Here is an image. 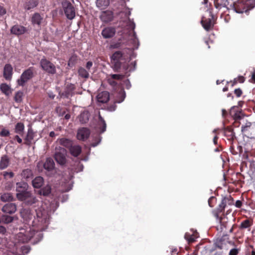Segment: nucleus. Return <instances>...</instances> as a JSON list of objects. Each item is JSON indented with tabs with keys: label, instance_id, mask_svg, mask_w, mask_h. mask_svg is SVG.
Wrapping results in <instances>:
<instances>
[{
	"label": "nucleus",
	"instance_id": "f257e3e1",
	"mask_svg": "<svg viewBox=\"0 0 255 255\" xmlns=\"http://www.w3.org/2000/svg\"><path fill=\"white\" fill-rule=\"evenodd\" d=\"M36 218L32 221L31 227H26L25 228L20 229V231L15 236V242L17 243H27L31 240L33 243L36 244L43 238L41 232L45 230L48 227L50 211L45 210L44 207L36 210Z\"/></svg>",
	"mask_w": 255,
	"mask_h": 255
},
{
	"label": "nucleus",
	"instance_id": "f03ea898",
	"mask_svg": "<svg viewBox=\"0 0 255 255\" xmlns=\"http://www.w3.org/2000/svg\"><path fill=\"white\" fill-rule=\"evenodd\" d=\"M131 12L128 10V12H126V16L127 17V20L125 21L127 29L128 30L129 36L131 42L132 43V49H137L139 46V41L136 37L135 32L134 30L135 24L134 22L129 18V16L130 15Z\"/></svg>",
	"mask_w": 255,
	"mask_h": 255
},
{
	"label": "nucleus",
	"instance_id": "7ed1b4c3",
	"mask_svg": "<svg viewBox=\"0 0 255 255\" xmlns=\"http://www.w3.org/2000/svg\"><path fill=\"white\" fill-rule=\"evenodd\" d=\"M19 244L14 243L13 248L7 252L6 255H20V253L22 254H27L29 252L30 248L28 246H20Z\"/></svg>",
	"mask_w": 255,
	"mask_h": 255
},
{
	"label": "nucleus",
	"instance_id": "20e7f679",
	"mask_svg": "<svg viewBox=\"0 0 255 255\" xmlns=\"http://www.w3.org/2000/svg\"><path fill=\"white\" fill-rule=\"evenodd\" d=\"M136 68L135 61L131 62L129 64L127 65H124L123 69L125 71V75L122 74H111L110 76L112 79H114L117 81H121L125 76H128L129 74H127L128 72L134 71Z\"/></svg>",
	"mask_w": 255,
	"mask_h": 255
},
{
	"label": "nucleus",
	"instance_id": "39448f33",
	"mask_svg": "<svg viewBox=\"0 0 255 255\" xmlns=\"http://www.w3.org/2000/svg\"><path fill=\"white\" fill-rule=\"evenodd\" d=\"M33 77V68L30 67L24 71L20 78L17 80V83L20 86H24L26 83Z\"/></svg>",
	"mask_w": 255,
	"mask_h": 255
},
{
	"label": "nucleus",
	"instance_id": "423d86ee",
	"mask_svg": "<svg viewBox=\"0 0 255 255\" xmlns=\"http://www.w3.org/2000/svg\"><path fill=\"white\" fill-rule=\"evenodd\" d=\"M62 6L67 18L73 19L75 16V11L72 3L67 0H64L62 2Z\"/></svg>",
	"mask_w": 255,
	"mask_h": 255
},
{
	"label": "nucleus",
	"instance_id": "0eeeda50",
	"mask_svg": "<svg viewBox=\"0 0 255 255\" xmlns=\"http://www.w3.org/2000/svg\"><path fill=\"white\" fill-rule=\"evenodd\" d=\"M66 150L60 146L55 148L54 158L55 160L60 164L63 165L66 162Z\"/></svg>",
	"mask_w": 255,
	"mask_h": 255
},
{
	"label": "nucleus",
	"instance_id": "6e6552de",
	"mask_svg": "<svg viewBox=\"0 0 255 255\" xmlns=\"http://www.w3.org/2000/svg\"><path fill=\"white\" fill-rule=\"evenodd\" d=\"M127 57L125 53L121 51L115 52L112 56V60L114 64V70L117 71L121 67V61L125 59Z\"/></svg>",
	"mask_w": 255,
	"mask_h": 255
},
{
	"label": "nucleus",
	"instance_id": "1a4fd4ad",
	"mask_svg": "<svg viewBox=\"0 0 255 255\" xmlns=\"http://www.w3.org/2000/svg\"><path fill=\"white\" fill-rule=\"evenodd\" d=\"M40 65L42 69L52 74L56 73V67L51 62L46 59H42L40 61Z\"/></svg>",
	"mask_w": 255,
	"mask_h": 255
},
{
	"label": "nucleus",
	"instance_id": "9d476101",
	"mask_svg": "<svg viewBox=\"0 0 255 255\" xmlns=\"http://www.w3.org/2000/svg\"><path fill=\"white\" fill-rule=\"evenodd\" d=\"M20 214L21 218L23 219V222L25 224H29L34 217L33 212L29 208L22 209Z\"/></svg>",
	"mask_w": 255,
	"mask_h": 255
},
{
	"label": "nucleus",
	"instance_id": "9b49d317",
	"mask_svg": "<svg viewBox=\"0 0 255 255\" xmlns=\"http://www.w3.org/2000/svg\"><path fill=\"white\" fill-rule=\"evenodd\" d=\"M13 67L10 64H6L3 67V76L7 81H10L13 75Z\"/></svg>",
	"mask_w": 255,
	"mask_h": 255
},
{
	"label": "nucleus",
	"instance_id": "f8f14e48",
	"mask_svg": "<svg viewBox=\"0 0 255 255\" xmlns=\"http://www.w3.org/2000/svg\"><path fill=\"white\" fill-rule=\"evenodd\" d=\"M90 134V131L88 128H82L78 129L77 137L79 140H85L89 137Z\"/></svg>",
	"mask_w": 255,
	"mask_h": 255
},
{
	"label": "nucleus",
	"instance_id": "ddd939ff",
	"mask_svg": "<svg viewBox=\"0 0 255 255\" xmlns=\"http://www.w3.org/2000/svg\"><path fill=\"white\" fill-rule=\"evenodd\" d=\"M16 206L14 203H9L5 204L1 208V211L5 214H12L16 211Z\"/></svg>",
	"mask_w": 255,
	"mask_h": 255
},
{
	"label": "nucleus",
	"instance_id": "4468645a",
	"mask_svg": "<svg viewBox=\"0 0 255 255\" xmlns=\"http://www.w3.org/2000/svg\"><path fill=\"white\" fill-rule=\"evenodd\" d=\"M44 168L49 173L48 175H51L53 172L55 171L54 169V162L52 159L48 158H47L46 161L43 164Z\"/></svg>",
	"mask_w": 255,
	"mask_h": 255
},
{
	"label": "nucleus",
	"instance_id": "2eb2a0df",
	"mask_svg": "<svg viewBox=\"0 0 255 255\" xmlns=\"http://www.w3.org/2000/svg\"><path fill=\"white\" fill-rule=\"evenodd\" d=\"M116 33V29L113 27H107L105 28L102 31V35L105 38H110L114 36Z\"/></svg>",
	"mask_w": 255,
	"mask_h": 255
},
{
	"label": "nucleus",
	"instance_id": "dca6fc26",
	"mask_svg": "<svg viewBox=\"0 0 255 255\" xmlns=\"http://www.w3.org/2000/svg\"><path fill=\"white\" fill-rule=\"evenodd\" d=\"M113 13L110 10L103 11L100 15L101 20L104 22H109L113 19Z\"/></svg>",
	"mask_w": 255,
	"mask_h": 255
},
{
	"label": "nucleus",
	"instance_id": "f3484780",
	"mask_svg": "<svg viewBox=\"0 0 255 255\" xmlns=\"http://www.w3.org/2000/svg\"><path fill=\"white\" fill-rule=\"evenodd\" d=\"M110 99L109 93L107 91H104L99 93L97 96V101L99 103H105L107 102Z\"/></svg>",
	"mask_w": 255,
	"mask_h": 255
},
{
	"label": "nucleus",
	"instance_id": "a211bd4d",
	"mask_svg": "<svg viewBox=\"0 0 255 255\" xmlns=\"http://www.w3.org/2000/svg\"><path fill=\"white\" fill-rule=\"evenodd\" d=\"M26 31V28L21 25H15L11 28V32L15 35H21Z\"/></svg>",
	"mask_w": 255,
	"mask_h": 255
},
{
	"label": "nucleus",
	"instance_id": "6ab92c4d",
	"mask_svg": "<svg viewBox=\"0 0 255 255\" xmlns=\"http://www.w3.org/2000/svg\"><path fill=\"white\" fill-rule=\"evenodd\" d=\"M30 192L26 190L24 192L17 193L16 197L19 200L25 202L28 197H30Z\"/></svg>",
	"mask_w": 255,
	"mask_h": 255
},
{
	"label": "nucleus",
	"instance_id": "aec40b11",
	"mask_svg": "<svg viewBox=\"0 0 255 255\" xmlns=\"http://www.w3.org/2000/svg\"><path fill=\"white\" fill-rule=\"evenodd\" d=\"M44 179L41 176L36 177L32 181V185L35 188H39L43 184Z\"/></svg>",
	"mask_w": 255,
	"mask_h": 255
},
{
	"label": "nucleus",
	"instance_id": "412c9836",
	"mask_svg": "<svg viewBox=\"0 0 255 255\" xmlns=\"http://www.w3.org/2000/svg\"><path fill=\"white\" fill-rule=\"evenodd\" d=\"M28 184L24 182L17 183L16 184V191L17 193H20L27 190Z\"/></svg>",
	"mask_w": 255,
	"mask_h": 255
},
{
	"label": "nucleus",
	"instance_id": "4be33fe9",
	"mask_svg": "<svg viewBox=\"0 0 255 255\" xmlns=\"http://www.w3.org/2000/svg\"><path fill=\"white\" fill-rule=\"evenodd\" d=\"M39 3V0H29L24 4V7L26 10H30L35 7Z\"/></svg>",
	"mask_w": 255,
	"mask_h": 255
},
{
	"label": "nucleus",
	"instance_id": "5701e85b",
	"mask_svg": "<svg viewBox=\"0 0 255 255\" xmlns=\"http://www.w3.org/2000/svg\"><path fill=\"white\" fill-rule=\"evenodd\" d=\"M201 23L206 30H209L213 25L211 18L206 19L204 17L202 18Z\"/></svg>",
	"mask_w": 255,
	"mask_h": 255
},
{
	"label": "nucleus",
	"instance_id": "b1692460",
	"mask_svg": "<svg viewBox=\"0 0 255 255\" xmlns=\"http://www.w3.org/2000/svg\"><path fill=\"white\" fill-rule=\"evenodd\" d=\"M0 89L6 96H9L11 94V89L10 86L5 83H2L0 84Z\"/></svg>",
	"mask_w": 255,
	"mask_h": 255
},
{
	"label": "nucleus",
	"instance_id": "393cba45",
	"mask_svg": "<svg viewBox=\"0 0 255 255\" xmlns=\"http://www.w3.org/2000/svg\"><path fill=\"white\" fill-rule=\"evenodd\" d=\"M35 133L33 132L32 129L29 128L28 130L27 134L25 138L26 142L27 144H30L33 140L35 139Z\"/></svg>",
	"mask_w": 255,
	"mask_h": 255
},
{
	"label": "nucleus",
	"instance_id": "a878e982",
	"mask_svg": "<svg viewBox=\"0 0 255 255\" xmlns=\"http://www.w3.org/2000/svg\"><path fill=\"white\" fill-rule=\"evenodd\" d=\"M42 20V18L38 13H35L32 18L31 21L33 24L39 26Z\"/></svg>",
	"mask_w": 255,
	"mask_h": 255
},
{
	"label": "nucleus",
	"instance_id": "bb28decb",
	"mask_svg": "<svg viewBox=\"0 0 255 255\" xmlns=\"http://www.w3.org/2000/svg\"><path fill=\"white\" fill-rule=\"evenodd\" d=\"M9 160L6 155L1 157L0 161V169H4L6 168L9 165Z\"/></svg>",
	"mask_w": 255,
	"mask_h": 255
},
{
	"label": "nucleus",
	"instance_id": "cd10ccee",
	"mask_svg": "<svg viewBox=\"0 0 255 255\" xmlns=\"http://www.w3.org/2000/svg\"><path fill=\"white\" fill-rule=\"evenodd\" d=\"M70 151L71 154L76 157L80 154L81 152V147L80 146L77 145L71 146Z\"/></svg>",
	"mask_w": 255,
	"mask_h": 255
},
{
	"label": "nucleus",
	"instance_id": "c85d7f7f",
	"mask_svg": "<svg viewBox=\"0 0 255 255\" xmlns=\"http://www.w3.org/2000/svg\"><path fill=\"white\" fill-rule=\"evenodd\" d=\"M126 92L123 89H121L118 93L115 103H121L123 102L126 98Z\"/></svg>",
	"mask_w": 255,
	"mask_h": 255
},
{
	"label": "nucleus",
	"instance_id": "c756f323",
	"mask_svg": "<svg viewBox=\"0 0 255 255\" xmlns=\"http://www.w3.org/2000/svg\"><path fill=\"white\" fill-rule=\"evenodd\" d=\"M110 4V0H97L96 5L98 7L103 9L106 8Z\"/></svg>",
	"mask_w": 255,
	"mask_h": 255
},
{
	"label": "nucleus",
	"instance_id": "7c9ffc66",
	"mask_svg": "<svg viewBox=\"0 0 255 255\" xmlns=\"http://www.w3.org/2000/svg\"><path fill=\"white\" fill-rule=\"evenodd\" d=\"M228 3L227 0H215V6L217 9H221L222 7H226Z\"/></svg>",
	"mask_w": 255,
	"mask_h": 255
},
{
	"label": "nucleus",
	"instance_id": "2f4dec72",
	"mask_svg": "<svg viewBox=\"0 0 255 255\" xmlns=\"http://www.w3.org/2000/svg\"><path fill=\"white\" fill-rule=\"evenodd\" d=\"M0 219V222H2L3 223L5 224H9L12 222L14 220L13 217L7 215H2Z\"/></svg>",
	"mask_w": 255,
	"mask_h": 255
},
{
	"label": "nucleus",
	"instance_id": "473e14b6",
	"mask_svg": "<svg viewBox=\"0 0 255 255\" xmlns=\"http://www.w3.org/2000/svg\"><path fill=\"white\" fill-rule=\"evenodd\" d=\"M252 225L253 222L251 220L247 219L242 222L240 228L241 229H249V231H250V229L249 228Z\"/></svg>",
	"mask_w": 255,
	"mask_h": 255
},
{
	"label": "nucleus",
	"instance_id": "72a5a7b5",
	"mask_svg": "<svg viewBox=\"0 0 255 255\" xmlns=\"http://www.w3.org/2000/svg\"><path fill=\"white\" fill-rule=\"evenodd\" d=\"M0 199L3 202H9L13 200V197L10 193H5L1 195Z\"/></svg>",
	"mask_w": 255,
	"mask_h": 255
},
{
	"label": "nucleus",
	"instance_id": "f704fd0d",
	"mask_svg": "<svg viewBox=\"0 0 255 255\" xmlns=\"http://www.w3.org/2000/svg\"><path fill=\"white\" fill-rule=\"evenodd\" d=\"M58 141L60 144L66 147H70L72 145L71 140L68 138H62L58 139Z\"/></svg>",
	"mask_w": 255,
	"mask_h": 255
},
{
	"label": "nucleus",
	"instance_id": "c9c22d12",
	"mask_svg": "<svg viewBox=\"0 0 255 255\" xmlns=\"http://www.w3.org/2000/svg\"><path fill=\"white\" fill-rule=\"evenodd\" d=\"M74 88L75 87L74 85H67L65 93H63V95L66 97H68L69 96H71L72 94V92L74 90Z\"/></svg>",
	"mask_w": 255,
	"mask_h": 255
},
{
	"label": "nucleus",
	"instance_id": "e433bc0d",
	"mask_svg": "<svg viewBox=\"0 0 255 255\" xmlns=\"http://www.w3.org/2000/svg\"><path fill=\"white\" fill-rule=\"evenodd\" d=\"M51 187L49 185H47L42 188L39 191V194L43 196H47L51 192Z\"/></svg>",
	"mask_w": 255,
	"mask_h": 255
},
{
	"label": "nucleus",
	"instance_id": "4c0bfd02",
	"mask_svg": "<svg viewBox=\"0 0 255 255\" xmlns=\"http://www.w3.org/2000/svg\"><path fill=\"white\" fill-rule=\"evenodd\" d=\"M198 236L197 233H193L192 235H191L189 233H186L184 236L185 239L190 242H194L195 239L198 238Z\"/></svg>",
	"mask_w": 255,
	"mask_h": 255
},
{
	"label": "nucleus",
	"instance_id": "58836bf2",
	"mask_svg": "<svg viewBox=\"0 0 255 255\" xmlns=\"http://www.w3.org/2000/svg\"><path fill=\"white\" fill-rule=\"evenodd\" d=\"M79 120L82 124L86 123L89 120L88 112H84L82 113L80 115Z\"/></svg>",
	"mask_w": 255,
	"mask_h": 255
},
{
	"label": "nucleus",
	"instance_id": "ea45409f",
	"mask_svg": "<svg viewBox=\"0 0 255 255\" xmlns=\"http://www.w3.org/2000/svg\"><path fill=\"white\" fill-rule=\"evenodd\" d=\"M21 177L24 179H28L31 177L32 175V171L29 169H24L21 173Z\"/></svg>",
	"mask_w": 255,
	"mask_h": 255
},
{
	"label": "nucleus",
	"instance_id": "a19ab883",
	"mask_svg": "<svg viewBox=\"0 0 255 255\" xmlns=\"http://www.w3.org/2000/svg\"><path fill=\"white\" fill-rule=\"evenodd\" d=\"M99 125L101 126V128L100 130V133H103L104 131H106V124L105 121H104V119L101 116V115H99Z\"/></svg>",
	"mask_w": 255,
	"mask_h": 255
},
{
	"label": "nucleus",
	"instance_id": "79ce46f5",
	"mask_svg": "<svg viewBox=\"0 0 255 255\" xmlns=\"http://www.w3.org/2000/svg\"><path fill=\"white\" fill-rule=\"evenodd\" d=\"M78 74L80 76L84 78H87L89 76L88 72L83 67H80L79 69Z\"/></svg>",
	"mask_w": 255,
	"mask_h": 255
},
{
	"label": "nucleus",
	"instance_id": "37998d69",
	"mask_svg": "<svg viewBox=\"0 0 255 255\" xmlns=\"http://www.w3.org/2000/svg\"><path fill=\"white\" fill-rule=\"evenodd\" d=\"M37 200L34 196L32 195L31 192H30V197H28V198L25 202V204L28 205H31L37 202Z\"/></svg>",
	"mask_w": 255,
	"mask_h": 255
},
{
	"label": "nucleus",
	"instance_id": "c03bdc74",
	"mask_svg": "<svg viewBox=\"0 0 255 255\" xmlns=\"http://www.w3.org/2000/svg\"><path fill=\"white\" fill-rule=\"evenodd\" d=\"M23 93L21 91H18L15 93L14 100L16 103H20L22 101Z\"/></svg>",
	"mask_w": 255,
	"mask_h": 255
},
{
	"label": "nucleus",
	"instance_id": "a18cd8bd",
	"mask_svg": "<svg viewBox=\"0 0 255 255\" xmlns=\"http://www.w3.org/2000/svg\"><path fill=\"white\" fill-rule=\"evenodd\" d=\"M24 128V125L22 123H18L15 126V132L18 134H20L23 132Z\"/></svg>",
	"mask_w": 255,
	"mask_h": 255
},
{
	"label": "nucleus",
	"instance_id": "49530a36",
	"mask_svg": "<svg viewBox=\"0 0 255 255\" xmlns=\"http://www.w3.org/2000/svg\"><path fill=\"white\" fill-rule=\"evenodd\" d=\"M102 139V137L99 134H96V135L94 137V141L91 143V146L93 147H95L98 145L101 142Z\"/></svg>",
	"mask_w": 255,
	"mask_h": 255
},
{
	"label": "nucleus",
	"instance_id": "de8ad7c7",
	"mask_svg": "<svg viewBox=\"0 0 255 255\" xmlns=\"http://www.w3.org/2000/svg\"><path fill=\"white\" fill-rule=\"evenodd\" d=\"M252 126V123L250 122H247L245 125H243L241 127L242 132L246 131L249 128Z\"/></svg>",
	"mask_w": 255,
	"mask_h": 255
},
{
	"label": "nucleus",
	"instance_id": "09e8293b",
	"mask_svg": "<svg viewBox=\"0 0 255 255\" xmlns=\"http://www.w3.org/2000/svg\"><path fill=\"white\" fill-rule=\"evenodd\" d=\"M223 241L224 240L222 238L217 240L215 243L216 247L220 249H222L224 247Z\"/></svg>",
	"mask_w": 255,
	"mask_h": 255
},
{
	"label": "nucleus",
	"instance_id": "8fccbe9b",
	"mask_svg": "<svg viewBox=\"0 0 255 255\" xmlns=\"http://www.w3.org/2000/svg\"><path fill=\"white\" fill-rule=\"evenodd\" d=\"M9 130L5 128H2V130L0 131V135L1 136L5 137L9 135Z\"/></svg>",
	"mask_w": 255,
	"mask_h": 255
},
{
	"label": "nucleus",
	"instance_id": "3c124183",
	"mask_svg": "<svg viewBox=\"0 0 255 255\" xmlns=\"http://www.w3.org/2000/svg\"><path fill=\"white\" fill-rule=\"evenodd\" d=\"M6 233V228L3 226H0V238L4 236Z\"/></svg>",
	"mask_w": 255,
	"mask_h": 255
},
{
	"label": "nucleus",
	"instance_id": "603ef678",
	"mask_svg": "<svg viewBox=\"0 0 255 255\" xmlns=\"http://www.w3.org/2000/svg\"><path fill=\"white\" fill-rule=\"evenodd\" d=\"M219 222L220 223V227H218V230H220L221 232L224 231V229L226 228L225 224L224 223L221 222V219H219Z\"/></svg>",
	"mask_w": 255,
	"mask_h": 255
},
{
	"label": "nucleus",
	"instance_id": "864d4df0",
	"mask_svg": "<svg viewBox=\"0 0 255 255\" xmlns=\"http://www.w3.org/2000/svg\"><path fill=\"white\" fill-rule=\"evenodd\" d=\"M226 206V199H224L222 200L221 204L219 205L220 210H221V211H222L225 208Z\"/></svg>",
	"mask_w": 255,
	"mask_h": 255
},
{
	"label": "nucleus",
	"instance_id": "5fc2aeb1",
	"mask_svg": "<svg viewBox=\"0 0 255 255\" xmlns=\"http://www.w3.org/2000/svg\"><path fill=\"white\" fill-rule=\"evenodd\" d=\"M108 81H109V84L113 86H116L118 84L116 80H115L114 79H112V78L110 76H109V78L108 79Z\"/></svg>",
	"mask_w": 255,
	"mask_h": 255
},
{
	"label": "nucleus",
	"instance_id": "6e6d98bb",
	"mask_svg": "<svg viewBox=\"0 0 255 255\" xmlns=\"http://www.w3.org/2000/svg\"><path fill=\"white\" fill-rule=\"evenodd\" d=\"M124 85L127 89H130L131 86V84L128 79L124 81Z\"/></svg>",
	"mask_w": 255,
	"mask_h": 255
},
{
	"label": "nucleus",
	"instance_id": "4d7b16f0",
	"mask_svg": "<svg viewBox=\"0 0 255 255\" xmlns=\"http://www.w3.org/2000/svg\"><path fill=\"white\" fill-rule=\"evenodd\" d=\"M238 254V250L237 249H232L230 250L229 255H237Z\"/></svg>",
	"mask_w": 255,
	"mask_h": 255
},
{
	"label": "nucleus",
	"instance_id": "13d9d810",
	"mask_svg": "<svg viewBox=\"0 0 255 255\" xmlns=\"http://www.w3.org/2000/svg\"><path fill=\"white\" fill-rule=\"evenodd\" d=\"M6 12V10L5 8H4L2 6L0 5V16H2L4 15Z\"/></svg>",
	"mask_w": 255,
	"mask_h": 255
},
{
	"label": "nucleus",
	"instance_id": "bf43d9fd",
	"mask_svg": "<svg viewBox=\"0 0 255 255\" xmlns=\"http://www.w3.org/2000/svg\"><path fill=\"white\" fill-rule=\"evenodd\" d=\"M116 109V105L115 104L112 105V106L108 107V111H109L110 112H113V111H115Z\"/></svg>",
	"mask_w": 255,
	"mask_h": 255
},
{
	"label": "nucleus",
	"instance_id": "052dcab7",
	"mask_svg": "<svg viewBox=\"0 0 255 255\" xmlns=\"http://www.w3.org/2000/svg\"><path fill=\"white\" fill-rule=\"evenodd\" d=\"M235 93L237 95V97H239L241 96L242 94V92L241 89H237L235 90Z\"/></svg>",
	"mask_w": 255,
	"mask_h": 255
},
{
	"label": "nucleus",
	"instance_id": "680f3d73",
	"mask_svg": "<svg viewBox=\"0 0 255 255\" xmlns=\"http://www.w3.org/2000/svg\"><path fill=\"white\" fill-rule=\"evenodd\" d=\"M3 175L5 177L6 176H9L10 178H12L14 176V174L12 172H4Z\"/></svg>",
	"mask_w": 255,
	"mask_h": 255
},
{
	"label": "nucleus",
	"instance_id": "e2e57ef3",
	"mask_svg": "<svg viewBox=\"0 0 255 255\" xmlns=\"http://www.w3.org/2000/svg\"><path fill=\"white\" fill-rule=\"evenodd\" d=\"M93 63L91 61H88L86 64V68L87 69L89 70L92 66Z\"/></svg>",
	"mask_w": 255,
	"mask_h": 255
},
{
	"label": "nucleus",
	"instance_id": "0e129e2a",
	"mask_svg": "<svg viewBox=\"0 0 255 255\" xmlns=\"http://www.w3.org/2000/svg\"><path fill=\"white\" fill-rule=\"evenodd\" d=\"M48 96L50 98L53 99L55 97V95L53 94V93L51 92H49L48 93Z\"/></svg>",
	"mask_w": 255,
	"mask_h": 255
},
{
	"label": "nucleus",
	"instance_id": "69168bd1",
	"mask_svg": "<svg viewBox=\"0 0 255 255\" xmlns=\"http://www.w3.org/2000/svg\"><path fill=\"white\" fill-rule=\"evenodd\" d=\"M241 205H242V202L238 200L236 201V206L237 207L240 208V207H241Z\"/></svg>",
	"mask_w": 255,
	"mask_h": 255
},
{
	"label": "nucleus",
	"instance_id": "338daca9",
	"mask_svg": "<svg viewBox=\"0 0 255 255\" xmlns=\"http://www.w3.org/2000/svg\"><path fill=\"white\" fill-rule=\"evenodd\" d=\"M15 138L18 143H21L22 142V139L19 137V136L16 135Z\"/></svg>",
	"mask_w": 255,
	"mask_h": 255
},
{
	"label": "nucleus",
	"instance_id": "774afa93",
	"mask_svg": "<svg viewBox=\"0 0 255 255\" xmlns=\"http://www.w3.org/2000/svg\"><path fill=\"white\" fill-rule=\"evenodd\" d=\"M218 138V137L217 135H215L213 138V142L215 144H217V139Z\"/></svg>",
	"mask_w": 255,
	"mask_h": 255
}]
</instances>
